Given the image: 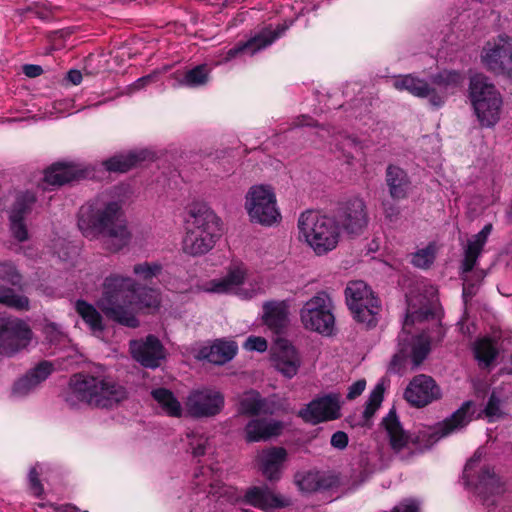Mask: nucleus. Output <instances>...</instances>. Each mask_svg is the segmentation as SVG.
I'll return each mask as SVG.
<instances>
[{"instance_id": "f257e3e1", "label": "nucleus", "mask_w": 512, "mask_h": 512, "mask_svg": "<svg viewBox=\"0 0 512 512\" xmlns=\"http://www.w3.org/2000/svg\"><path fill=\"white\" fill-rule=\"evenodd\" d=\"M123 199L114 192H103L81 206L78 227L84 237L100 240L104 249L118 252L132 238L122 211Z\"/></svg>"}, {"instance_id": "f03ea898", "label": "nucleus", "mask_w": 512, "mask_h": 512, "mask_svg": "<svg viewBox=\"0 0 512 512\" xmlns=\"http://www.w3.org/2000/svg\"><path fill=\"white\" fill-rule=\"evenodd\" d=\"M160 303L161 297L157 290L144 289L138 292L132 278L116 274L105 278L102 295L97 301L107 317L132 328L139 324L135 317L136 312L156 310Z\"/></svg>"}, {"instance_id": "7ed1b4c3", "label": "nucleus", "mask_w": 512, "mask_h": 512, "mask_svg": "<svg viewBox=\"0 0 512 512\" xmlns=\"http://www.w3.org/2000/svg\"><path fill=\"white\" fill-rule=\"evenodd\" d=\"M475 413V404L465 402L452 416L436 427H429L420 431L415 440L403 429L395 412L391 410L383 419V427L389 438L393 450L399 452L410 445H416L419 449L429 448L440 438L460 431L472 419Z\"/></svg>"}, {"instance_id": "20e7f679", "label": "nucleus", "mask_w": 512, "mask_h": 512, "mask_svg": "<svg viewBox=\"0 0 512 512\" xmlns=\"http://www.w3.org/2000/svg\"><path fill=\"white\" fill-rule=\"evenodd\" d=\"M443 337L444 329L436 311L428 308L409 311L399 335V346L401 352L418 366L429 354L432 343L441 341Z\"/></svg>"}, {"instance_id": "39448f33", "label": "nucleus", "mask_w": 512, "mask_h": 512, "mask_svg": "<svg viewBox=\"0 0 512 512\" xmlns=\"http://www.w3.org/2000/svg\"><path fill=\"white\" fill-rule=\"evenodd\" d=\"M221 219L205 205L193 206L185 219L183 252L201 256L213 249L221 236Z\"/></svg>"}, {"instance_id": "423d86ee", "label": "nucleus", "mask_w": 512, "mask_h": 512, "mask_svg": "<svg viewBox=\"0 0 512 512\" xmlns=\"http://www.w3.org/2000/svg\"><path fill=\"white\" fill-rule=\"evenodd\" d=\"M125 397V391L110 379L74 375L63 393L65 402L71 407L83 403L98 407H111Z\"/></svg>"}, {"instance_id": "0eeeda50", "label": "nucleus", "mask_w": 512, "mask_h": 512, "mask_svg": "<svg viewBox=\"0 0 512 512\" xmlns=\"http://www.w3.org/2000/svg\"><path fill=\"white\" fill-rule=\"evenodd\" d=\"M299 241L306 244L317 256L337 248L341 232L335 217L308 210L300 214L297 222Z\"/></svg>"}, {"instance_id": "6e6552de", "label": "nucleus", "mask_w": 512, "mask_h": 512, "mask_svg": "<svg viewBox=\"0 0 512 512\" xmlns=\"http://www.w3.org/2000/svg\"><path fill=\"white\" fill-rule=\"evenodd\" d=\"M463 76L456 71H443L431 78L430 83L413 74L394 77L393 87L398 91H407L415 97L428 98L434 107L442 106L448 95L463 83Z\"/></svg>"}, {"instance_id": "1a4fd4ad", "label": "nucleus", "mask_w": 512, "mask_h": 512, "mask_svg": "<svg viewBox=\"0 0 512 512\" xmlns=\"http://www.w3.org/2000/svg\"><path fill=\"white\" fill-rule=\"evenodd\" d=\"M200 288L207 293L235 295L245 300L263 292L261 280L251 277L242 261H232L221 277L204 282Z\"/></svg>"}, {"instance_id": "9d476101", "label": "nucleus", "mask_w": 512, "mask_h": 512, "mask_svg": "<svg viewBox=\"0 0 512 512\" xmlns=\"http://www.w3.org/2000/svg\"><path fill=\"white\" fill-rule=\"evenodd\" d=\"M469 98L482 127L491 128L500 120L503 99L493 83L483 74L470 79Z\"/></svg>"}, {"instance_id": "9b49d317", "label": "nucleus", "mask_w": 512, "mask_h": 512, "mask_svg": "<svg viewBox=\"0 0 512 512\" xmlns=\"http://www.w3.org/2000/svg\"><path fill=\"white\" fill-rule=\"evenodd\" d=\"M482 454L481 450H477L467 462L463 471V479L466 485L475 491L482 504L490 509L499 505L504 493V485L488 467L481 465Z\"/></svg>"}, {"instance_id": "f8f14e48", "label": "nucleus", "mask_w": 512, "mask_h": 512, "mask_svg": "<svg viewBox=\"0 0 512 512\" xmlns=\"http://www.w3.org/2000/svg\"><path fill=\"white\" fill-rule=\"evenodd\" d=\"M244 209L252 224L270 228L282 221L275 190L267 184L253 185L248 189L244 197Z\"/></svg>"}, {"instance_id": "ddd939ff", "label": "nucleus", "mask_w": 512, "mask_h": 512, "mask_svg": "<svg viewBox=\"0 0 512 512\" xmlns=\"http://www.w3.org/2000/svg\"><path fill=\"white\" fill-rule=\"evenodd\" d=\"M334 304L330 295L324 291L308 299L299 311L302 326L322 336L335 333Z\"/></svg>"}, {"instance_id": "4468645a", "label": "nucleus", "mask_w": 512, "mask_h": 512, "mask_svg": "<svg viewBox=\"0 0 512 512\" xmlns=\"http://www.w3.org/2000/svg\"><path fill=\"white\" fill-rule=\"evenodd\" d=\"M346 302L357 322L373 326L380 310L379 299L372 289L361 280L351 281L345 289Z\"/></svg>"}, {"instance_id": "2eb2a0df", "label": "nucleus", "mask_w": 512, "mask_h": 512, "mask_svg": "<svg viewBox=\"0 0 512 512\" xmlns=\"http://www.w3.org/2000/svg\"><path fill=\"white\" fill-rule=\"evenodd\" d=\"M479 59L487 71L512 78V37L499 34L490 38L483 44Z\"/></svg>"}, {"instance_id": "dca6fc26", "label": "nucleus", "mask_w": 512, "mask_h": 512, "mask_svg": "<svg viewBox=\"0 0 512 512\" xmlns=\"http://www.w3.org/2000/svg\"><path fill=\"white\" fill-rule=\"evenodd\" d=\"M224 395L213 388L194 389L189 392L185 400L186 415L203 418L213 417L224 408Z\"/></svg>"}, {"instance_id": "f3484780", "label": "nucleus", "mask_w": 512, "mask_h": 512, "mask_svg": "<svg viewBox=\"0 0 512 512\" xmlns=\"http://www.w3.org/2000/svg\"><path fill=\"white\" fill-rule=\"evenodd\" d=\"M32 332L28 325L14 317L0 316V353L13 355L28 346Z\"/></svg>"}, {"instance_id": "a211bd4d", "label": "nucleus", "mask_w": 512, "mask_h": 512, "mask_svg": "<svg viewBox=\"0 0 512 512\" xmlns=\"http://www.w3.org/2000/svg\"><path fill=\"white\" fill-rule=\"evenodd\" d=\"M285 29L286 27H278L277 30H272L271 28L260 30L247 41L237 44L226 52H221L218 55L219 59L215 62V66L228 63L239 57L254 56L256 53L270 46L279 38Z\"/></svg>"}, {"instance_id": "6ab92c4d", "label": "nucleus", "mask_w": 512, "mask_h": 512, "mask_svg": "<svg viewBox=\"0 0 512 512\" xmlns=\"http://www.w3.org/2000/svg\"><path fill=\"white\" fill-rule=\"evenodd\" d=\"M340 411V395L330 393L312 400L305 408L299 411V416L305 422L318 424L338 419L341 416Z\"/></svg>"}, {"instance_id": "aec40b11", "label": "nucleus", "mask_w": 512, "mask_h": 512, "mask_svg": "<svg viewBox=\"0 0 512 512\" xmlns=\"http://www.w3.org/2000/svg\"><path fill=\"white\" fill-rule=\"evenodd\" d=\"M52 371L53 366L50 362L43 361L39 363L13 382L8 393L9 399L19 401L27 398L38 389Z\"/></svg>"}, {"instance_id": "412c9836", "label": "nucleus", "mask_w": 512, "mask_h": 512, "mask_svg": "<svg viewBox=\"0 0 512 512\" xmlns=\"http://www.w3.org/2000/svg\"><path fill=\"white\" fill-rule=\"evenodd\" d=\"M335 219L340 229L348 234H359L368 224L365 202L359 197L348 200L340 207Z\"/></svg>"}, {"instance_id": "4be33fe9", "label": "nucleus", "mask_w": 512, "mask_h": 512, "mask_svg": "<svg viewBox=\"0 0 512 512\" xmlns=\"http://www.w3.org/2000/svg\"><path fill=\"white\" fill-rule=\"evenodd\" d=\"M88 176V169L81 162L62 161L53 163L45 172L43 181L46 186H61Z\"/></svg>"}, {"instance_id": "5701e85b", "label": "nucleus", "mask_w": 512, "mask_h": 512, "mask_svg": "<svg viewBox=\"0 0 512 512\" xmlns=\"http://www.w3.org/2000/svg\"><path fill=\"white\" fill-rule=\"evenodd\" d=\"M440 395V388L435 381L424 374L415 376L404 392L405 399L415 407H424Z\"/></svg>"}, {"instance_id": "b1692460", "label": "nucleus", "mask_w": 512, "mask_h": 512, "mask_svg": "<svg viewBox=\"0 0 512 512\" xmlns=\"http://www.w3.org/2000/svg\"><path fill=\"white\" fill-rule=\"evenodd\" d=\"M132 357L142 366L156 368L165 358V349L158 338L153 335L145 339L130 342Z\"/></svg>"}, {"instance_id": "393cba45", "label": "nucleus", "mask_w": 512, "mask_h": 512, "mask_svg": "<svg viewBox=\"0 0 512 512\" xmlns=\"http://www.w3.org/2000/svg\"><path fill=\"white\" fill-rule=\"evenodd\" d=\"M243 501L265 512H271L291 504L288 497L275 493L267 486L248 488L243 496Z\"/></svg>"}, {"instance_id": "a878e982", "label": "nucleus", "mask_w": 512, "mask_h": 512, "mask_svg": "<svg viewBox=\"0 0 512 512\" xmlns=\"http://www.w3.org/2000/svg\"><path fill=\"white\" fill-rule=\"evenodd\" d=\"M288 453L283 447H271L258 452L256 461L259 471L269 481L281 478Z\"/></svg>"}, {"instance_id": "bb28decb", "label": "nucleus", "mask_w": 512, "mask_h": 512, "mask_svg": "<svg viewBox=\"0 0 512 512\" xmlns=\"http://www.w3.org/2000/svg\"><path fill=\"white\" fill-rule=\"evenodd\" d=\"M201 477L204 479H200L199 474H196V485L197 486H203L204 490L206 491V482H208V493L214 497H216L218 500H221L223 502L228 503H237L242 499L241 493L233 486H228L223 484L219 480V475L216 474L213 469L211 468H203L200 472Z\"/></svg>"}, {"instance_id": "cd10ccee", "label": "nucleus", "mask_w": 512, "mask_h": 512, "mask_svg": "<svg viewBox=\"0 0 512 512\" xmlns=\"http://www.w3.org/2000/svg\"><path fill=\"white\" fill-rule=\"evenodd\" d=\"M273 364L286 378H293L301 366V358L296 348L286 341L277 344L273 352Z\"/></svg>"}, {"instance_id": "c85d7f7f", "label": "nucleus", "mask_w": 512, "mask_h": 512, "mask_svg": "<svg viewBox=\"0 0 512 512\" xmlns=\"http://www.w3.org/2000/svg\"><path fill=\"white\" fill-rule=\"evenodd\" d=\"M35 202L33 194L27 192L17 197L13 208L10 211V231L12 236L19 242L28 239L27 227L24 223L25 215L30 211Z\"/></svg>"}, {"instance_id": "c756f323", "label": "nucleus", "mask_w": 512, "mask_h": 512, "mask_svg": "<svg viewBox=\"0 0 512 512\" xmlns=\"http://www.w3.org/2000/svg\"><path fill=\"white\" fill-rule=\"evenodd\" d=\"M238 350L236 342L232 340H216L212 344L199 348L196 358L207 360L210 363L222 365L233 359Z\"/></svg>"}, {"instance_id": "7c9ffc66", "label": "nucleus", "mask_w": 512, "mask_h": 512, "mask_svg": "<svg viewBox=\"0 0 512 512\" xmlns=\"http://www.w3.org/2000/svg\"><path fill=\"white\" fill-rule=\"evenodd\" d=\"M284 425L277 420L252 419L245 427V437L248 442H259L278 436Z\"/></svg>"}, {"instance_id": "2f4dec72", "label": "nucleus", "mask_w": 512, "mask_h": 512, "mask_svg": "<svg viewBox=\"0 0 512 512\" xmlns=\"http://www.w3.org/2000/svg\"><path fill=\"white\" fill-rule=\"evenodd\" d=\"M385 181L389 194L394 200H402L409 195L411 182L407 173L401 167L392 164L388 165Z\"/></svg>"}, {"instance_id": "473e14b6", "label": "nucleus", "mask_w": 512, "mask_h": 512, "mask_svg": "<svg viewBox=\"0 0 512 512\" xmlns=\"http://www.w3.org/2000/svg\"><path fill=\"white\" fill-rule=\"evenodd\" d=\"M290 302L267 301L263 304V321L272 330L280 331L288 323Z\"/></svg>"}, {"instance_id": "72a5a7b5", "label": "nucleus", "mask_w": 512, "mask_h": 512, "mask_svg": "<svg viewBox=\"0 0 512 512\" xmlns=\"http://www.w3.org/2000/svg\"><path fill=\"white\" fill-rule=\"evenodd\" d=\"M152 153L147 150H133L127 153L114 155L103 162V166L110 172H126L139 163L152 158Z\"/></svg>"}, {"instance_id": "f704fd0d", "label": "nucleus", "mask_w": 512, "mask_h": 512, "mask_svg": "<svg viewBox=\"0 0 512 512\" xmlns=\"http://www.w3.org/2000/svg\"><path fill=\"white\" fill-rule=\"evenodd\" d=\"M151 396L155 402V407L166 416L181 418L186 415L185 405L183 406L175 394L165 388L152 390Z\"/></svg>"}, {"instance_id": "c9c22d12", "label": "nucleus", "mask_w": 512, "mask_h": 512, "mask_svg": "<svg viewBox=\"0 0 512 512\" xmlns=\"http://www.w3.org/2000/svg\"><path fill=\"white\" fill-rule=\"evenodd\" d=\"M238 411L245 415L272 414L274 408L257 391L249 390L238 398Z\"/></svg>"}, {"instance_id": "e433bc0d", "label": "nucleus", "mask_w": 512, "mask_h": 512, "mask_svg": "<svg viewBox=\"0 0 512 512\" xmlns=\"http://www.w3.org/2000/svg\"><path fill=\"white\" fill-rule=\"evenodd\" d=\"M492 228V224H486L479 233L468 241L462 266L463 273L471 271L476 264L477 258L492 232Z\"/></svg>"}, {"instance_id": "4c0bfd02", "label": "nucleus", "mask_w": 512, "mask_h": 512, "mask_svg": "<svg viewBox=\"0 0 512 512\" xmlns=\"http://www.w3.org/2000/svg\"><path fill=\"white\" fill-rule=\"evenodd\" d=\"M211 69L207 65L202 64L188 69L185 72H176L173 74L175 83L174 87L198 88L206 85L210 79Z\"/></svg>"}, {"instance_id": "58836bf2", "label": "nucleus", "mask_w": 512, "mask_h": 512, "mask_svg": "<svg viewBox=\"0 0 512 512\" xmlns=\"http://www.w3.org/2000/svg\"><path fill=\"white\" fill-rule=\"evenodd\" d=\"M75 309L83 321L88 325L91 332L99 336L103 330V319L97 309L83 300H78Z\"/></svg>"}, {"instance_id": "ea45409f", "label": "nucleus", "mask_w": 512, "mask_h": 512, "mask_svg": "<svg viewBox=\"0 0 512 512\" xmlns=\"http://www.w3.org/2000/svg\"><path fill=\"white\" fill-rule=\"evenodd\" d=\"M475 358L482 366L490 365L498 354V345L490 337H482L475 341L473 345Z\"/></svg>"}, {"instance_id": "a19ab883", "label": "nucleus", "mask_w": 512, "mask_h": 512, "mask_svg": "<svg viewBox=\"0 0 512 512\" xmlns=\"http://www.w3.org/2000/svg\"><path fill=\"white\" fill-rule=\"evenodd\" d=\"M294 482L302 492L311 493L323 487L322 477L317 471L296 473Z\"/></svg>"}, {"instance_id": "79ce46f5", "label": "nucleus", "mask_w": 512, "mask_h": 512, "mask_svg": "<svg viewBox=\"0 0 512 512\" xmlns=\"http://www.w3.org/2000/svg\"><path fill=\"white\" fill-rule=\"evenodd\" d=\"M437 253V246L435 243H430L426 247L418 249L412 254L411 262L415 267L428 268L434 261Z\"/></svg>"}, {"instance_id": "37998d69", "label": "nucleus", "mask_w": 512, "mask_h": 512, "mask_svg": "<svg viewBox=\"0 0 512 512\" xmlns=\"http://www.w3.org/2000/svg\"><path fill=\"white\" fill-rule=\"evenodd\" d=\"M0 303L17 310H27L29 300L27 297L17 295L9 288L0 287Z\"/></svg>"}, {"instance_id": "c03bdc74", "label": "nucleus", "mask_w": 512, "mask_h": 512, "mask_svg": "<svg viewBox=\"0 0 512 512\" xmlns=\"http://www.w3.org/2000/svg\"><path fill=\"white\" fill-rule=\"evenodd\" d=\"M384 390V381H381L374 387V389L370 393L363 412L365 420H369L374 415L376 410L380 407L383 401Z\"/></svg>"}, {"instance_id": "a18cd8bd", "label": "nucleus", "mask_w": 512, "mask_h": 512, "mask_svg": "<svg viewBox=\"0 0 512 512\" xmlns=\"http://www.w3.org/2000/svg\"><path fill=\"white\" fill-rule=\"evenodd\" d=\"M340 149L348 164L363 154V147L361 143L354 137H344L341 141Z\"/></svg>"}, {"instance_id": "49530a36", "label": "nucleus", "mask_w": 512, "mask_h": 512, "mask_svg": "<svg viewBox=\"0 0 512 512\" xmlns=\"http://www.w3.org/2000/svg\"><path fill=\"white\" fill-rule=\"evenodd\" d=\"M482 414L489 422L497 421L505 415L502 401L495 393L491 394Z\"/></svg>"}, {"instance_id": "de8ad7c7", "label": "nucleus", "mask_w": 512, "mask_h": 512, "mask_svg": "<svg viewBox=\"0 0 512 512\" xmlns=\"http://www.w3.org/2000/svg\"><path fill=\"white\" fill-rule=\"evenodd\" d=\"M161 266L157 263L144 262L134 266L133 271L142 280H151L161 272Z\"/></svg>"}, {"instance_id": "09e8293b", "label": "nucleus", "mask_w": 512, "mask_h": 512, "mask_svg": "<svg viewBox=\"0 0 512 512\" xmlns=\"http://www.w3.org/2000/svg\"><path fill=\"white\" fill-rule=\"evenodd\" d=\"M44 468L45 467L43 464H36L29 471V475H28L29 488L35 496H40L43 493V487H42L38 477L41 474H43Z\"/></svg>"}, {"instance_id": "8fccbe9b", "label": "nucleus", "mask_w": 512, "mask_h": 512, "mask_svg": "<svg viewBox=\"0 0 512 512\" xmlns=\"http://www.w3.org/2000/svg\"><path fill=\"white\" fill-rule=\"evenodd\" d=\"M0 280L12 285H18L21 281V276L13 264L0 263Z\"/></svg>"}, {"instance_id": "3c124183", "label": "nucleus", "mask_w": 512, "mask_h": 512, "mask_svg": "<svg viewBox=\"0 0 512 512\" xmlns=\"http://www.w3.org/2000/svg\"><path fill=\"white\" fill-rule=\"evenodd\" d=\"M244 348L248 351L264 352L266 351L268 344L265 338L260 336H249L245 343Z\"/></svg>"}, {"instance_id": "603ef678", "label": "nucleus", "mask_w": 512, "mask_h": 512, "mask_svg": "<svg viewBox=\"0 0 512 512\" xmlns=\"http://www.w3.org/2000/svg\"><path fill=\"white\" fill-rule=\"evenodd\" d=\"M43 332L50 342H57L65 338L62 328L55 323H47L43 328Z\"/></svg>"}, {"instance_id": "864d4df0", "label": "nucleus", "mask_w": 512, "mask_h": 512, "mask_svg": "<svg viewBox=\"0 0 512 512\" xmlns=\"http://www.w3.org/2000/svg\"><path fill=\"white\" fill-rule=\"evenodd\" d=\"M366 387V381L364 379H359L356 382L352 383L348 388L347 398L349 400H353L360 396Z\"/></svg>"}, {"instance_id": "5fc2aeb1", "label": "nucleus", "mask_w": 512, "mask_h": 512, "mask_svg": "<svg viewBox=\"0 0 512 512\" xmlns=\"http://www.w3.org/2000/svg\"><path fill=\"white\" fill-rule=\"evenodd\" d=\"M419 502L414 499H407L399 503L395 508L394 512H418Z\"/></svg>"}, {"instance_id": "6e6d98bb", "label": "nucleus", "mask_w": 512, "mask_h": 512, "mask_svg": "<svg viewBox=\"0 0 512 512\" xmlns=\"http://www.w3.org/2000/svg\"><path fill=\"white\" fill-rule=\"evenodd\" d=\"M348 444V436L345 432L337 431L331 437V445L337 449H344Z\"/></svg>"}, {"instance_id": "4d7b16f0", "label": "nucleus", "mask_w": 512, "mask_h": 512, "mask_svg": "<svg viewBox=\"0 0 512 512\" xmlns=\"http://www.w3.org/2000/svg\"><path fill=\"white\" fill-rule=\"evenodd\" d=\"M206 444H207V440L204 437L199 436V437L195 438V442L193 441L190 443L193 455L194 456L203 455L205 453Z\"/></svg>"}, {"instance_id": "13d9d810", "label": "nucleus", "mask_w": 512, "mask_h": 512, "mask_svg": "<svg viewBox=\"0 0 512 512\" xmlns=\"http://www.w3.org/2000/svg\"><path fill=\"white\" fill-rule=\"evenodd\" d=\"M153 75H147L137 79L131 86L128 87V93L142 89L145 85L153 80Z\"/></svg>"}, {"instance_id": "bf43d9fd", "label": "nucleus", "mask_w": 512, "mask_h": 512, "mask_svg": "<svg viewBox=\"0 0 512 512\" xmlns=\"http://www.w3.org/2000/svg\"><path fill=\"white\" fill-rule=\"evenodd\" d=\"M23 72L26 76L28 77H37L39 75H41V73L43 72L42 68L38 65H25L23 67Z\"/></svg>"}, {"instance_id": "052dcab7", "label": "nucleus", "mask_w": 512, "mask_h": 512, "mask_svg": "<svg viewBox=\"0 0 512 512\" xmlns=\"http://www.w3.org/2000/svg\"><path fill=\"white\" fill-rule=\"evenodd\" d=\"M54 249H55L54 253H56L59 258L65 259L67 257L68 253L66 252L67 245H66L65 240L59 239L57 241V243L55 244Z\"/></svg>"}, {"instance_id": "680f3d73", "label": "nucleus", "mask_w": 512, "mask_h": 512, "mask_svg": "<svg viewBox=\"0 0 512 512\" xmlns=\"http://www.w3.org/2000/svg\"><path fill=\"white\" fill-rule=\"evenodd\" d=\"M67 79L73 84L78 85L82 81V73L79 70H70L67 73Z\"/></svg>"}, {"instance_id": "e2e57ef3", "label": "nucleus", "mask_w": 512, "mask_h": 512, "mask_svg": "<svg viewBox=\"0 0 512 512\" xmlns=\"http://www.w3.org/2000/svg\"><path fill=\"white\" fill-rule=\"evenodd\" d=\"M474 293V286L469 284L468 279L464 277L463 297L467 299L468 297H472Z\"/></svg>"}, {"instance_id": "0e129e2a", "label": "nucleus", "mask_w": 512, "mask_h": 512, "mask_svg": "<svg viewBox=\"0 0 512 512\" xmlns=\"http://www.w3.org/2000/svg\"><path fill=\"white\" fill-rule=\"evenodd\" d=\"M49 509L51 510L49 512H73V507L70 505H50Z\"/></svg>"}, {"instance_id": "69168bd1", "label": "nucleus", "mask_w": 512, "mask_h": 512, "mask_svg": "<svg viewBox=\"0 0 512 512\" xmlns=\"http://www.w3.org/2000/svg\"><path fill=\"white\" fill-rule=\"evenodd\" d=\"M313 121L309 117L302 116L301 119H298L296 126H312Z\"/></svg>"}, {"instance_id": "338daca9", "label": "nucleus", "mask_w": 512, "mask_h": 512, "mask_svg": "<svg viewBox=\"0 0 512 512\" xmlns=\"http://www.w3.org/2000/svg\"><path fill=\"white\" fill-rule=\"evenodd\" d=\"M290 25H292V22H289V24H286V23L278 24V25H276V26L269 25L268 27H265L264 29H270V28H271L272 30H277V29H278V27H280V28H282V27H286V29H285V30L282 32V34L279 36V37H281V36L284 34V32L289 28V26H290Z\"/></svg>"}, {"instance_id": "774afa93", "label": "nucleus", "mask_w": 512, "mask_h": 512, "mask_svg": "<svg viewBox=\"0 0 512 512\" xmlns=\"http://www.w3.org/2000/svg\"><path fill=\"white\" fill-rule=\"evenodd\" d=\"M316 134H317L319 137H321V138H323V139H324V138L326 137V135H328V134H329V130H328V129H326V128H324V127H322V128H320V129L316 132Z\"/></svg>"}]
</instances>
